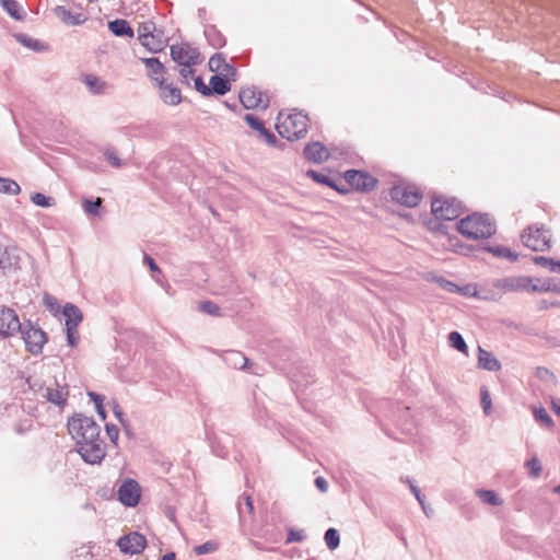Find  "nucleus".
Segmentation results:
<instances>
[{
	"instance_id": "57",
	"label": "nucleus",
	"mask_w": 560,
	"mask_h": 560,
	"mask_svg": "<svg viewBox=\"0 0 560 560\" xmlns=\"http://www.w3.org/2000/svg\"><path fill=\"white\" fill-rule=\"evenodd\" d=\"M113 411L115 417L118 419V421L121 423L122 427H127V420L125 418V413L122 412L121 408L117 402L113 404Z\"/></svg>"
},
{
	"instance_id": "1",
	"label": "nucleus",
	"mask_w": 560,
	"mask_h": 560,
	"mask_svg": "<svg viewBox=\"0 0 560 560\" xmlns=\"http://www.w3.org/2000/svg\"><path fill=\"white\" fill-rule=\"evenodd\" d=\"M67 427L82 459L91 465L101 464L106 456V451L100 436L101 428L95 420L92 417L75 413L69 418Z\"/></svg>"
},
{
	"instance_id": "30",
	"label": "nucleus",
	"mask_w": 560,
	"mask_h": 560,
	"mask_svg": "<svg viewBox=\"0 0 560 560\" xmlns=\"http://www.w3.org/2000/svg\"><path fill=\"white\" fill-rule=\"evenodd\" d=\"M0 4L5 12L16 21H21L24 18V12L21 4L16 0H0Z\"/></svg>"
},
{
	"instance_id": "12",
	"label": "nucleus",
	"mask_w": 560,
	"mask_h": 560,
	"mask_svg": "<svg viewBox=\"0 0 560 560\" xmlns=\"http://www.w3.org/2000/svg\"><path fill=\"white\" fill-rule=\"evenodd\" d=\"M141 498V488L138 481L127 478L118 488V500L129 508L138 505Z\"/></svg>"
},
{
	"instance_id": "53",
	"label": "nucleus",
	"mask_w": 560,
	"mask_h": 560,
	"mask_svg": "<svg viewBox=\"0 0 560 560\" xmlns=\"http://www.w3.org/2000/svg\"><path fill=\"white\" fill-rule=\"evenodd\" d=\"M67 331V342L70 347H75L79 342L80 336L78 332V327H66Z\"/></svg>"
},
{
	"instance_id": "59",
	"label": "nucleus",
	"mask_w": 560,
	"mask_h": 560,
	"mask_svg": "<svg viewBox=\"0 0 560 560\" xmlns=\"http://www.w3.org/2000/svg\"><path fill=\"white\" fill-rule=\"evenodd\" d=\"M144 262H147V265L149 266L151 271L160 272L159 266L156 265L155 260L151 256L145 254L144 255Z\"/></svg>"
},
{
	"instance_id": "25",
	"label": "nucleus",
	"mask_w": 560,
	"mask_h": 560,
	"mask_svg": "<svg viewBox=\"0 0 560 560\" xmlns=\"http://www.w3.org/2000/svg\"><path fill=\"white\" fill-rule=\"evenodd\" d=\"M62 314L66 318V327H78L83 319L81 310L72 303H67L63 306Z\"/></svg>"
},
{
	"instance_id": "48",
	"label": "nucleus",
	"mask_w": 560,
	"mask_h": 560,
	"mask_svg": "<svg viewBox=\"0 0 560 560\" xmlns=\"http://www.w3.org/2000/svg\"><path fill=\"white\" fill-rule=\"evenodd\" d=\"M218 544L215 541H212V540H209V541H206L205 544H201L199 546H196L194 548V552L197 555V556H203V555H207V553H211V552H214L218 550Z\"/></svg>"
},
{
	"instance_id": "27",
	"label": "nucleus",
	"mask_w": 560,
	"mask_h": 560,
	"mask_svg": "<svg viewBox=\"0 0 560 560\" xmlns=\"http://www.w3.org/2000/svg\"><path fill=\"white\" fill-rule=\"evenodd\" d=\"M209 86L211 89V94L215 93L219 95H224L231 89L228 77L222 74H214L209 80Z\"/></svg>"
},
{
	"instance_id": "56",
	"label": "nucleus",
	"mask_w": 560,
	"mask_h": 560,
	"mask_svg": "<svg viewBox=\"0 0 560 560\" xmlns=\"http://www.w3.org/2000/svg\"><path fill=\"white\" fill-rule=\"evenodd\" d=\"M195 89L200 92L202 95H211V89L207 85L200 77L194 78Z\"/></svg>"
},
{
	"instance_id": "18",
	"label": "nucleus",
	"mask_w": 560,
	"mask_h": 560,
	"mask_svg": "<svg viewBox=\"0 0 560 560\" xmlns=\"http://www.w3.org/2000/svg\"><path fill=\"white\" fill-rule=\"evenodd\" d=\"M19 260L16 248L0 243V269L4 271L13 270L16 268Z\"/></svg>"
},
{
	"instance_id": "29",
	"label": "nucleus",
	"mask_w": 560,
	"mask_h": 560,
	"mask_svg": "<svg viewBox=\"0 0 560 560\" xmlns=\"http://www.w3.org/2000/svg\"><path fill=\"white\" fill-rule=\"evenodd\" d=\"M108 28L116 36L133 37V30L126 20L116 19L110 21Z\"/></svg>"
},
{
	"instance_id": "64",
	"label": "nucleus",
	"mask_w": 560,
	"mask_h": 560,
	"mask_svg": "<svg viewBox=\"0 0 560 560\" xmlns=\"http://www.w3.org/2000/svg\"><path fill=\"white\" fill-rule=\"evenodd\" d=\"M97 415L102 418V420L106 419V411L103 407V404H100L95 407Z\"/></svg>"
},
{
	"instance_id": "32",
	"label": "nucleus",
	"mask_w": 560,
	"mask_h": 560,
	"mask_svg": "<svg viewBox=\"0 0 560 560\" xmlns=\"http://www.w3.org/2000/svg\"><path fill=\"white\" fill-rule=\"evenodd\" d=\"M557 284L551 279H535L530 282L529 292L556 291Z\"/></svg>"
},
{
	"instance_id": "46",
	"label": "nucleus",
	"mask_w": 560,
	"mask_h": 560,
	"mask_svg": "<svg viewBox=\"0 0 560 560\" xmlns=\"http://www.w3.org/2000/svg\"><path fill=\"white\" fill-rule=\"evenodd\" d=\"M155 31V24L153 22L143 23L138 28V38L140 42L145 38H152V34Z\"/></svg>"
},
{
	"instance_id": "37",
	"label": "nucleus",
	"mask_w": 560,
	"mask_h": 560,
	"mask_svg": "<svg viewBox=\"0 0 560 560\" xmlns=\"http://www.w3.org/2000/svg\"><path fill=\"white\" fill-rule=\"evenodd\" d=\"M448 342H450V346L452 348L456 349L457 351H459L462 353H467V350H468L467 343H466L465 339L463 338V336L458 331H451L448 334Z\"/></svg>"
},
{
	"instance_id": "54",
	"label": "nucleus",
	"mask_w": 560,
	"mask_h": 560,
	"mask_svg": "<svg viewBox=\"0 0 560 560\" xmlns=\"http://www.w3.org/2000/svg\"><path fill=\"white\" fill-rule=\"evenodd\" d=\"M105 429H106V434H107L108 439L110 440V442L114 445H117V441L119 438V430H118L117 425L107 423L105 425Z\"/></svg>"
},
{
	"instance_id": "4",
	"label": "nucleus",
	"mask_w": 560,
	"mask_h": 560,
	"mask_svg": "<svg viewBox=\"0 0 560 560\" xmlns=\"http://www.w3.org/2000/svg\"><path fill=\"white\" fill-rule=\"evenodd\" d=\"M431 211L436 220L453 221L464 212V206L454 197H436L431 202Z\"/></svg>"
},
{
	"instance_id": "21",
	"label": "nucleus",
	"mask_w": 560,
	"mask_h": 560,
	"mask_svg": "<svg viewBox=\"0 0 560 560\" xmlns=\"http://www.w3.org/2000/svg\"><path fill=\"white\" fill-rule=\"evenodd\" d=\"M224 362L233 368L244 370L248 368L249 359L245 357L241 351L229 350L223 354Z\"/></svg>"
},
{
	"instance_id": "22",
	"label": "nucleus",
	"mask_w": 560,
	"mask_h": 560,
	"mask_svg": "<svg viewBox=\"0 0 560 560\" xmlns=\"http://www.w3.org/2000/svg\"><path fill=\"white\" fill-rule=\"evenodd\" d=\"M143 62L149 70L151 79L156 81L159 85L162 84L164 82L165 72V67L163 66V63L154 57L144 58Z\"/></svg>"
},
{
	"instance_id": "13",
	"label": "nucleus",
	"mask_w": 560,
	"mask_h": 560,
	"mask_svg": "<svg viewBox=\"0 0 560 560\" xmlns=\"http://www.w3.org/2000/svg\"><path fill=\"white\" fill-rule=\"evenodd\" d=\"M533 281L534 278L526 276L505 277L497 279L493 281L492 285L493 288L503 290L504 292H529L530 282Z\"/></svg>"
},
{
	"instance_id": "41",
	"label": "nucleus",
	"mask_w": 560,
	"mask_h": 560,
	"mask_svg": "<svg viewBox=\"0 0 560 560\" xmlns=\"http://www.w3.org/2000/svg\"><path fill=\"white\" fill-rule=\"evenodd\" d=\"M533 261L536 265H539L550 271L560 270V260H555L552 258H547L544 256H535V257H533Z\"/></svg>"
},
{
	"instance_id": "60",
	"label": "nucleus",
	"mask_w": 560,
	"mask_h": 560,
	"mask_svg": "<svg viewBox=\"0 0 560 560\" xmlns=\"http://www.w3.org/2000/svg\"><path fill=\"white\" fill-rule=\"evenodd\" d=\"M315 486L322 491L326 492L328 489V482L323 477H317L315 479Z\"/></svg>"
},
{
	"instance_id": "38",
	"label": "nucleus",
	"mask_w": 560,
	"mask_h": 560,
	"mask_svg": "<svg viewBox=\"0 0 560 560\" xmlns=\"http://www.w3.org/2000/svg\"><path fill=\"white\" fill-rule=\"evenodd\" d=\"M324 539H325V542H326V546L328 547V549L335 550L339 547L340 535L336 528H334V527L328 528L325 532Z\"/></svg>"
},
{
	"instance_id": "20",
	"label": "nucleus",
	"mask_w": 560,
	"mask_h": 560,
	"mask_svg": "<svg viewBox=\"0 0 560 560\" xmlns=\"http://www.w3.org/2000/svg\"><path fill=\"white\" fill-rule=\"evenodd\" d=\"M209 68L212 72H218L224 77L234 75L236 70L226 62L221 54H215L209 59Z\"/></svg>"
},
{
	"instance_id": "26",
	"label": "nucleus",
	"mask_w": 560,
	"mask_h": 560,
	"mask_svg": "<svg viewBox=\"0 0 560 560\" xmlns=\"http://www.w3.org/2000/svg\"><path fill=\"white\" fill-rule=\"evenodd\" d=\"M241 105H262V93L256 88H245L238 93Z\"/></svg>"
},
{
	"instance_id": "62",
	"label": "nucleus",
	"mask_w": 560,
	"mask_h": 560,
	"mask_svg": "<svg viewBox=\"0 0 560 560\" xmlns=\"http://www.w3.org/2000/svg\"><path fill=\"white\" fill-rule=\"evenodd\" d=\"M430 224H431V229L433 231H436L439 233H446V225L445 224H443L441 222H438V221L434 222V223L431 222Z\"/></svg>"
},
{
	"instance_id": "58",
	"label": "nucleus",
	"mask_w": 560,
	"mask_h": 560,
	"mask_svg": "<svg viewBox=\"0 0 560 560\" xmlns=\"http://www.w3.org/2000/svg\"><path fill=\"white\" fill-rule=\"evenodd\" d=\"M184 68L180 69V77L184 79L186 83H188L189 78L194 77V70L190 68L191 66H183Z\"/></svg>"
},
{
	"instance_id": "2",
	"label": "nucleus",
	"mask_w": 560,
	"mask_h": 560,
	"mask_svg": "<svg viewBox=\"0 0 560 560\" xmlns=\"http://www.w3.org/2000/svg\"><path fill=\"white\" fill-rule=\"evenodd\" d=\"M308 117L296 108H283L277 117L276 129L278 133L288 140H295L304 137L308 128Z\"/></svg>"
},
{
	"instance_id": "49",
	"label": "nucleus",
	"mask_w": 560,
	"mask_h": 560,
	"mask_svg": "<svg viewBox=\"0 0 560 560\" xmlns=\"http://www.w3.org/2000/svg\"><path fill=\"white\" fill-rule=\"evenodd\" d=\"M480 398H481L482 410L486 416H489L492 410V402H491L490 393L487 389V387H485V386H482L480 389Z\"/></svg>"
},
{
	"instance_id": "50",
	"label": "nucleus",
	"mask_w": 560,
	"mask_h": 560,
	"mask_svg": "<svg viewBox=\"0 0 560 560\" xmlns=\"http://www.w3.org/2000/svg\"><path fill=\"white\" fill-rule=\"evenodd\" d=\"M104 155L106 158V160L108 161V163L115 167V168H119L122 166V162L121 160L118 158L116 151L112 148H107L104 150Z\"/></svg>"
},
{
	"instance_id": "31",
	"label": "nucleus",
	"mask_w": 560,
	"mask_h": 560,
	"mask_svg": "<svg viewBox=\"0 0 560 560\" xmlns=\"http://www.w3.org/2000/svg\"><path fill=\"white\" fill-rule=\"evenodd\" d=\"M83 82L89 88V90L94 94L104 93L106 83L94 74H85L83 77Z\"/></svg>"
},
{
	"instance_id": "9",
	"label": "nucleus",
	"mask_w": 560,
	"mask_h": 560,
	"mask_svg": "<svg viewBox=\"0 0 560 560\" xmlns=\"http://www.w3.org/2000/svg\"><path fill=\"white\" fill-rule=\"evenodd\" d=\"M171 56L180 66H194L200 61V54L197 48L187 43L171 46Z\"/></svg>"
},
{
	"instance_id": "47",
	"label": "nucleus",
	"mask_w": 560,
	"mask_h": 560,
	"mask_svg": "<svg viewBox=\"0 0 560 560\" xmlns=\"http://www.w3.org/2000/svg\"><path fill=\"white\" fill-rule=\"evenodd\" d=\"M199 310L212 316H221V308L212 301H203L199 304Z\"/></svg>"
},
{
	"instance_id": "61",
	"label": "nucleus",
	"mask_w": 560,
	"mask_h": 560,
	"mask_svg": "<svg viewBox=\"0 0 560 560\" xmlns=\"http://www.w3.org/2000/svg\"><path fill=\"white\" fill-rule=\"evenodd\" d=\"M88 396L95 404V407L100 404H103L104 397L102 395L94 392H89Z\"/></svg>"
},
{
	"instance_id": "34",
	"label": "nucleus",
	"mask_w": 560,
	"mask_h": 560,
	"mask_svg": "<svg viewBox=\"0 0 560 560\" xmlns=\"http://www.w3.org/2000/svg\"><path fill=\"white\" fill-rule=\"evenodd\" d=\"M236 508L238 511L240 520L243 521L245 512H247L248 514H252L254 512L252 498L247 494L241 495L236 502Z\"/></svg>"
},
{
	"instance_id": "35",
	"label": "nucleus",
	"mask_w": 560,
	"mask_h": 560,
	"mask_svg": "<svg viewBox=\"0 0 560 560\" xmlns=\"http://www.w3.org/2000/svg\"><path fill=\"white\" fill-rule=\"evenodd\" d=\"M0 192L18 196L21 192V187L11 178L0 177Z\"/></svg>"
},
{
	"instance_id": "11",
	"label": "nucleus",
	"mask_w": 560,
	"mask_h": 560,
	"mask_svg": "<svg viewBox=\"0 0 560 560\" xmlns=\"http://www.w3.org/2000/svg\"><path fill=\"white\" fill-rule=\"evenodd\" d=\"M147 544L145 536L138 532H131L120 537L117 541L120 551L130 556L141 553L145 549Z\"/></svg>"
},
{
	"instance_id": "51",
	"label": "nucleus",
	"mask_w": 560,
	"mask_h": 560,
	"mask_svg": "<svg viewBox=\"0 0 560 560\" xmlns=\"http://www.w3.org/2000/svg\"><path fill=\"white\" fill-rule=\"evenodd\" d=\"M525 465L529 469V476L537 478L540 475L541 465L536 457L528 459Z\"/></svg>"
},
{
	"instance_id": "44",
	"label": "nucleus",
	"mask_w": 560,
	"mask_h": 560,
	"mask_svg": "<svg viewBox=\"0 0 560 560\" xmlns=\"http://www.w3.org/2000/svg\"><path fill=\"white\" fill-rule=\"evenodd\" d=\"M534 417L537 422L549 428L552 425V419L548 415L547 410L544 407L534 408Z\"/></svg>"
},
{
	"instance_id": "28",
	"label": "nucleus",
	"mask_w": 560,
	"mask_h": 560,
	"mask_svg": "<svg viewBox=\"0 0 560 560\" xmlns=\"http://www.w3.org/2000/svg\"><path fill=\"white\" fill-rule=\"evenodd\" d=\"M14 38L16 39L18 43L33 51H44L48 49V46L46 44L26 34H15Z\"/></svg>"
},
{
	"instance_id": "16",
	"label": "nucleus",
	"mask_w": 560,
	"mask_h": 560,
	"mask_svg": "<svg viewBox=\"0 0 560 560\" xmlns=\"http://www.w3.org/2000/svg\"><path fill=\"white\" fill-rule=\"evenodd\" d=\"M43 397L59 409H63L69 397V386L67 384L59 385L55 382V387L48 386L44 389Z\"/></svg>"
},
{
	"instance_id": "39",
	"label": "nucleus",
	"mask_w": 560,
	"mask_h": 560,
	"mask_svg": "<svg viewBox=\"0 0 560 560\" xmlns=\"http://www.w3.org/2000/svg\"><path fill=\"white\" fill-rule=\"evenodd\" d=\"M434 281L441 289H443L446 292L455 293V292H459L462 290H468V285L459 287L456 283H454L443 277H435Z\"/></svg>"
},
{
	"instance_id": "55",
	"label": "nucleus",
	"mask_w": 560,
	"mask_h": 560,
	"mask_svg": "<svg viewBox=\"0 0 560 560\" xmlns=\"http://www.w3.org/2000/svg\"><path fill=\"white\" fill-rule=\"evenodd\" d=\"M304 537H305V535H304L303 530L290 528L288 532L285 544L302 541L304 539Z\"/></svg>"
},
{
	"instance_id": "36",
	"label": "nucleus",
	"mask_w": 560,
	"mask_h": 560,
	"mask_svg": "<svg viewBox=\"0 0 560 560\" xmlns=\"http://www.w3.org/2000/svg\"><path fill=\"white\" fill-rule=\"evenodd\" d=\"M477 494L483 503L489 505L499 506L503 503L502 499L493 490H478Z\"/></svg>"
},
{
	"instance_id": "5",
	"label": "nucleus",
	"mask_w": 560,
	"mask_h": 560,
	"mask_svg": "<svg viewBox=\"0 0 560 560\" xmlns=\"http://www.w3.org/2000/svg\"><path fill=\"white\" fill-rule=\"evenodd\" d=\"M390 197L399 205L412 208L420 203L422 192L413 185L398 184L390 189Z\"/></svg>"
},
{
	"instance_id": "8",
	"label": "nucleus",
	"mask_w": 560,
	"mask_h": 560,
	"mask_svg": "<svg viewBox=\"0 0 560 560\" xmlns=\"http://www.w3.org/2000/svg\"><path fill=\"white\" fill-rule=\"evenodd\" d=\"M25 342L26 349L34 355L40 354L43 347L47 341L46 334L38 327L32 325L24 326L19 330Z\"/></svg>"
},
{
	"instance_id": "17",
	"label": "nucleus",
	"mask_w": 560,
	"mask_h": 560,
	"mask_svg": "<svg viewBox=\"0 0 560 560\" xmlns=\"http://www.w3.org/2000/svg\"><path fill=\"white\" fill-rule=\"evenodd\" d=\"M306 176L312 178L314 182L320 185H325L327 187H330L338 191L339 194L347 195L350 191V188H348L345 185H339L335 178H332L328 173L325 172H318L315 170H308L306 172Z\"/></svg>"
},
{
	"instance_id": "42",
	"label": "nucleus",
	"mask_w": 560,
	"mask_h": 560,
	"mask_svg": "<svg viewBox=\"0 0 560 560\" xmlns=\"http://www.w3.org/2000/svg\"><path fill=\"white\" fill-rule=\"evenodd\" d=\"M141 44L152 52H158L164 47V40L154 33L152 34V38H145Z\"/></svg>"
},
{
	"instance_id": "24",
	"label": "nucleus",
	"mask_w": 560,
	"mask_h": 560,
	"mask_svg": "<svg viewBox=\"0 0 560 560\" xmlns=\"http://www.w3.org/2000/svg\"><path fill=\"white\" fill-rule=\"evenodd\" d=\"M56 15L67 25H81L86 21V18L81 13H72L65 7H57L55 9Z\"/></svg>"
},
{
	"instance_id": "19",
	"label": "nucleus",
	"mask_w": 560,
	"mask_h": 560,
	"mask_svg": "<svg viewBox=\"0 0 560 560\" xmlns=\"http://www.w3.org/2000/svg\"><path fill=\"white\" fill-rule=\"evenodd\" d=\"M478 368L490 372H497L501 370V363L490 351H487L479 346Z\"/></svg>"
},
{
	"instance_id": "10",
	"label": "nucleus",
	"mask_w": 560,
	"mask_h": 560,
	"mask_svg": "<svg viewBox=\"0 0 560 560\" xmlns=\"http://www.w3.org/2000/svg\"><path fill=\"white\" fill-rule=\"evenodd\" d=\"M22 329V324L14 310L0 306V338H9Z\"/></svg>"
},
{
	"instance_id": "52",
	"label": "nucleus",
	"mask_w": 560,
	"mask_h": 560,
	"mask_svg": "<svg viewBox=\"0 0 560 560\" xmlns=\"http://www.w3.org/2000/svg\"><path fill=\"white\" fill-rule=\"evenodd\" d=\"M472 296H476L480 300H486V301H498L501 298L495 292H493L491 290H485V289H482L480 291H474Z\"/></svg>"
},
{
	"instance_id": "40",
	"label": "nucleus",
	"mask_w": 560,
	"mask_h": 560,
	"mask_svg": "<svg viewBox=\"0 0 560 560\" xmlns=\"http://www.w3.org/2000/svg\"><path fill=\"white\" fill-rule=\"evenodd\" d=\"M31 201L42 208H50L56 205V201L52 197L45 196L42 192H34L31 195Z\"/></svg>"
},
{
	"instance_id": "3",
	"label": "nucleus",
	"mask_w": 560,
	"mask_h": 560,
	"mask_svg": "<svg viewBox=\"0 0 560 560\" xmlns=\"http://www.w3.org/2000/svg\"><path fill=\"white\" fill-rule=\"evenodd\" d=\"M457 231L469 240H483L491 237L497 229L495 223L487 213H472L459 220Z\"/></svg>"
},
{
	"instance_id": "45",
	"label": "nucleus",
	"mask_w": 560,
	"mask_h": 560,
	"mask_svg": "<svg viewBox=\"0 0 560 560\" xmlns=\"http://www.w3.org/2000/svg\"><path fill=\"white\" fill-rule=\"evenodd\" d=\"M102 203L103 200L100 197L96 198L95 200L84 199L83 209L89 214L97 215L102 207Z\"/></svg>"
},
{
	"instance_id": "63",
	"label": "nucleus",
	"mask_w": 560,
	"mask_h": 560,
	"mask_svg": "<svg viewBox=\"0 0 560 560\" xmlns=\"http://www.w3.org/2000/svg\"><path fill=\"white\" fill-rule=\"evenodd\" d=\"M401 481L407 482L409 485L412 494H416L417 492L420 491L419 487H417L409 477L401 478Z\"/></svg>"
},
{
	"instance_id": "6",
	"label": "nucleus",
	"mask_w": 560,
	"mask_h": 560,
	"mask_svg": "<svg viewBox=\"0 0 560 560\" xmlns=\"http://www.w3.org/2000/svg\"><path fill=\"white\" fill-rule=\"evenodd\" d=\"M522 242L534 252H544L550 246V236L547 230L530 225L522 235Z\"/></svg>"
},
{
	"instance_id": "7",
	"label": "nucleus",
	"mask_w": 560,
	"mask_h": 560,
	"mask_svg": "<svg viewBox=\"0 0 560 560\" xmlns=\"http://www.w3.org/2000/svg\"><path fill=\"white\" fill-rule=\"evenodd\" d=\"M346 183L358 191L370 192L376 185L377 179L370 173L359 170H348L343 174Z\"/></svg>"
},
{
	"instance_id": "23",
	"label": "nucleus",
	"mask_w": 560,
	"mask_h": 560,
	"mask_svg": "<svg viewBox=\"0 0 560 560\" xmlns=\"http://www.w3.org/2000/svg\"><path fill=\"white\" fill-rule=\"evenodd\" d=\"M159 86L161 96L167 105H179L183 102L180 90L177 88L173 86L172 84H166L165 82Z\"/></svg>"
},
{
	"instance_id": "33",
	"label": "nucleus",
	"mask_w": 560,
	"mask_h": 560,
	"mask_svg": "<svg viewBox=\"0 0 560 560\" xmlns=\"http://www.w3.org/2000/svg\"><path fill=\"white\" fill-rule=\"evenodd\" d=\"M483 249L486 252L493 254L497 257L506 258L511 261H515L517 259V255L514 252H512L510 248L501 246V245H495V246L488 245V246H485Z\"/></svg>"
},
{
	"instance_id": "15",
	"label": "nucleus",
	"mask_w": 560,
	"mask_h": 560,
	"mask_svg": "<svg viewBox=\"0 0 560 560\" xmlns=\"http://www.w3.org/2000/svg\"><path fill=\"white\" fill-rule=\"evenodd\" d=\"M303 156L306 161L322 164L329 160V150L319 141L308 142L303 149Z\"/></svg>"
},
{
	"instance_id": "14",
	"label": "nucleus",
	"mask_w": 560,
	"mask_h": 560,
	"mask_svg": "<svg viewBox=\"0 0 560 560\" xmlns=\"http://www.w3.org/2000/svg\"><path fill=\"white\" fill-rule=\"evenodd\" d=\"M245 121L248 124L250 128L256 130L259 137L270 147H277L283 149L284 144H280L276 135L265 127L264 121H261L258 117L247 114L244 117Z\"/></svg>"
},
{
	"instance_id": "43",
	"label": "nucleus",
	"mask_w": 560,
	"mask_h": 560,
	"mask_svg": "<svg viewBox=\"0 0 560 560\" xmlns=\"http://www.w3.org/2000/svg\"><path fill=\"white\" fill-rule=\"evenodd\" d=\"M205 35L213 47H222L225 44L224 37L214 27L207 28Z\"/></svg>"
}]
</instances>
